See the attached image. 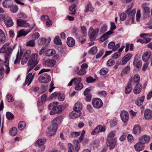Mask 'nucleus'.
<instances>
[{"mask_svg": "<svg viewBox=\"0 0 152 152\" xmlns=\"http://www.w3.org/2000/svg\"><path fill=\"white\" fill-rule=\"evenodd\" d=\"M9 43H6L3 47L0 49V53H5L4 57L5 60H6V65L8 64L9 58L10 57V55L14 49L16 45H14L13 48L9 47Z\"/></svg>", "mask_w": 152, "mask_h": 152, "instance_id": "1", "label": "nucleus"}, {"mask_svg": "<svg viewBox=\"0 0 152 152\" xmlns=\"http://www.w3.org/2000/svg\"><path fill=\"white\" fill-rule=\"evenodd\" d=\"M38 56V55L37 53L32 54L28 62V66H30L31 65H34L36 66L38 63V61L37 59Z\"/></svg>", "mask_w": 152, "mask_h": 152, "instance_id": "2", "label": "nucleus"}, {"mask_svg": "<svg viewBox=\"0 0 152 152\" xmlns=\"http://www.w3.org/2000/svg\"><path fill=\"white\" fill-rule=\"evenodd\" d=\"M51 77L46 73H44L41 75L39 77L38 80L40 83H47L50 81Z\"/></svg>", "mask_w": 152, "mask_h": 152, "instance_id": "3", "label": "nucleus"}, {"mask_svg": "<svg viewBox=\"0 0 152 152\" xmlns=\"http://www.w3.org/2000/svg\"><path fill=\"white\" fill-rule=\"evenodd\" d=\"M99 31V29L98 28H96L95 29H93L92 27L89 28V32L91 40H94L96 39Z\"/></svg>", "mask_w": 152, "mask_h": 152, "instance_id": "4", "label": "nucleus"}, {"mask_svg": "<svg viewBox=\"0 0 152 152\" xmlns=\"http://www.w3.org/2000/svg\"><path fill=\"white\" fill-rule=\"evenodd\" d=\"M92 103L94 107L97 109L101 108L103 105L102 102L98 98L94 99L92 100Z\"/></svg>", "mask_w": 152, "mask_h": 152, "instance_id": "5", "label": "nucleus"}, {"mask_svg": "<svg viewBox=\"0 0 152 152\" xmlns=\"http://www.w3.org/2000/svg\"><path fill=\"white\" fill-rule=\"evenodd\" d=\"M116 143L117 139L116 138L112 139V140L108 139L107 142V145L110 150H113L115 148L116 145Z\"/></svg>", "mask_w": 152, "mask_h": 152, "instance_id": "6", "label": "nucleus"}, {"mask_svg": "<svg viewBox=\"0 0 152 152\" xmlns=\"http://www.w3.org/2000/svg\"><path fill=\"white\" fill-rule=\"evenodd\" d=\"M57 130V127L51 125L47 131V134L48 136H51L54 135Z\"/></svg>", "mask_w": 152, "mask_h": 152, "instance_id": "7", "label": "nucleus"}, {"mask_svg": "<svg viewBox=\"0 0 152 152\" xmlns=\"http://www.w3.org/2000/svg\"><path fill=\"white\" fill-rule=\"evenodd\" d=\"M17 25L18 26L27 28L28 27L29 24L26 20L21 19H18L17 20Z\"/></svg>", "mask_w": 152, "mask_h": 152, "instance_id": "8", "label": "nucleus"}, {"mask_svg": "<svg viewBox=\"0 0 152 152\" xmlns=\"http://www.w3.org/2000/svg\"><path fill=\"white\" fill-rule=\"evenodd\" d=\"M35 74V73H34L32 75V73L31 72L27 75L26 78L24 86L27 85L28 86L31 84L34 78Z\"/></svg>", "mask_w": 152, "mask_h": 152, "instance_id": "9", "label": "nucleus"}, {"mask_svg": "<svg viewBox=\"0 0 152 152\" xmlns=\"http://www.w3.org/2000/svg\"><path fill=\"white\" fill-rule=\"evenodd\" d=\"M144 117L147 121H150L152 119V111L149 109H146L144 111Z\"/></svg>", "mask_w": 152, "mask_h": 152, "instance_id": "10", "label": "nucleus"}, {"mask_svg": "<svg viewBox=\"0 0 152 152\" xmlns=\"http://www.w3.org/2000/svg\"><path fill=\"white\" fill-rule=\"evenodd\" d=\"M105 131V129L102 126L99 125L94 129L92 132L91 134L92 135H95L98 134L100 132H104Z\"/></svg>", "mask_w": 152, "mask_h": 152, "instance_id": "11", "label": "nucleus"}, {"mask_svg": "<svg viewBox=\"0 0 152 152\" xmlns=\"http://www.w3.org/2000/svg\"><path fill=\"white\" fill-rule=\"evenodd\" d=\"M131 7L127 9L126 11V12L129 16V17L132 20L133 23L134 18V17L135 14V10L134 9L131 11Z\"/></svg>", "mask_w": 152, "mask_h": 152, "instance_id": "12", "label": "nucleus"}, {"mask_svg": "<svg viewBox=\"0 0 152 152\" xmlns=\"http://www.w3.org/2000/svg\"><path fill=\"white\" fill-rule=\"evenodd\" d=\"M62 117L61 116H58L55 118L52 121L51 124L53 126H54L58 128V125L60 124L62 120Z\"/></svg>", "mask_w": 152, "mask_h": 152, "instance_id": "13", "label": "nucleus"}, {"mask_svg": "<svg viewBox=\"0 0 152 152\" xmlns=\"http://www.w3.org/2000/svg\"><path fill=\"white\" fill-rule=\"evenodd\" d=\"M56 62V61L54 59H48L45 60L43 64L48 67H52L55 65Z\"/></svg>", "mask_w": 152, "mask_h": 152, "instance_id": "14", "label": "nucleus"}, {"mask_svg": "<svg viewBox=\"0 0 152 152\" xmlns=\"http://www.w3.org/2000/svg\"><path fill=\"white\" fill-rule=\"evenodd\" d=\"M120 116L124 122L125 123L128 121L129 118L128 113L126 111H122L121 113Z\"/></svg>", "mask_w": 152, "mask_h": 152, "instance_id": "15", "label": "nucleus"}, {"mask_svg": "<svg viewBox=\"0 0 152 152\" xmlns=\"http://www.w3.org/2000/svg\"><path fill=\"white\" fill-rule=\"evenodd\" d=\"M132 89V78L129 79V83L127 86L126 87L125 91V93L126 94H129Z\"/></svg>", "mask_w": 152, "mask_h": 152, "instance_id": "16", "label": "nucleus"}, {"mask_svg": "<svg viewBox=\"0 0 152 152\" xmlns=\"http://www.w3.org/2000/svg\"><path fill=\"white\" fill-rule=\"evenodd\" d=\"M140 81V77L138 74L135 75L133 77V79L132 78V85L134 86L140 85L139 83Z\"/></svg>", "mask_w": 152, "mask_h": 152, "instance_id": "17", "label": "nucleus"}, {"mask_svg": "<svg viewBox=\"0 0 152 152\" xmlns=\"http://www.w3.org/2000/svg\"><path fill=\"white\" fill-rule=\"evenodd\" d=\"M115 42H111L109 43L108 47L109 49H112L113 51H115L120 47L119 44H117L115 45Z\"/></svg>", "mask_w": 152, "mask_h": 152, "instance_id": "18", "label": "nucleus"}, {"mask_svg": "<svg viewBox=\"0 0 152 152\" xmlns=\"http://www.w3.org/2000/svg\"><path fill=\"white\" fill-rule=\"evenodd\" d=\"M151 55L150 51H147L145 52L142 56V60L145 62H147L150 58Z\"/></svg>", "mask_w": 152, "mask_h": 152, "instance_id": "19", "label": "nucleus"}, {"mask_svg": "<svg viewBox=\"0 0 152 152\" xmlns=\"http://www.w3.org/2000/svg\"><path fill=\"white\" fill-rule=\"evenodd\" d=\"M150 139V137L148 135H143L139 138V141L144 144L148 142Z\"/></svg>", "mask_w": 152, "mask_h": 152, "instance_id": "20", "label": "nucleus"}, {"mask_svg": "<svg viewBox=\"0 0 152 152\" xmlns=\"http://www.w3.org/2000/svg\"><path fill=\"white\" fill-rule=\"evenodd\" d=\"M133 132L134 134L135 135H139L141 132V128L140 126L138 124L134 126L133 129Z\"/></svg>", "mask_w": 152, "mask_h": 152, "instance_id": "21", "label": "nucleus"}, {"mask_svg": "<svg viewBox=\"0 0 152 152\" xmlns=\"http://www.w3.org/2000/svg\"><path fill=\"white\" fill-rule=\"evenodd\" d=\"M113 33L112 31H109L102 35L100 37V40L103 42L106 40L109 37V35Z\"/></svg>", "mask_w": 152, "mask_h": 152, "instance_id": "22", "label": "nucleus"}, {"mask_svg": "<svg viewBox=\"0 0 152 152\" xmlns=\"http://www.w3.org/2000/svg\"><path fill=\"white\" fill-rule=\"evenodd\" d=\"M4 23L6 26L8 27L12 26L14 24V23L11 18L9 17H7L5 18L4 21Z\"/></svg>", "mask_w": 152, "mask_h": 152, "instance_id": "23", "label": "nucleus"}, {"mask_svg": "<svg viewBox=\"0 0 152 152\" xmlns=\"http://www.w3.org/2000/svg\"><path fill=\"white\" fill-rule=\"evenodd\" d=\"M62 111V108L60 105H58L56 106L55 107L54 109L53 110H51L50 113V115H53L56 113H60Z\"/></svg>", "mask_w": 152, "mask_h": 152, "instance_id": "24", "label": "nucleus"}, {"mask_svg": "<svg viewBox=\"0 0 152 152\" xmlns=\"http://www.w3.org/2000/svg\"><path fill=\"white\" fill-rule=\"evenodd\" d=\"M134 147L136 151H140L144 149V145L143 144L139 141V142L137 143L134 145Z\"/></svg>", "mask_w": 152, "mask_h": 152, "instance_id": "25", "label": "nucleus"}, {"mask_svg": "<svg viewBox=\"0 0 152 152\" xmlns=\"http://www.w3.org/2000/svg\"><path fill=\"white\" fill-rule=\"evenodd\" d=\"M6 36L4 32L0 29V45L6 41Z\"/></svg>", "mask_w": 152, "mask_h": 152, "instance_id": "26", "label": "nucleus"}, {"mask_svg": "<svg viewBox=\"0 0 152 152\" xmlns=\"http://www.w3.org/2000/svg\"><path fill=\"white\" fill-rule=\"evenodd\" d=\"M12 4V1L5 0L2 3L3 7L5 8H9L11 7Z\"/></svg>", "mask_w": 152, "mask_h": 152, "instance_id": "27", "label": "nucleus"}, {"mask_svg": "<svg viewBox=\"0 0 152 152\" xmlns=\"http://www.w3.org/2000/svg\"><path fill=\"white\" fill-rule=\"evenodd\" d=\"M46 141V139L45 138H40L38 139L36 142L35 145L36 146H39L42 145Z\"/></svg>", "mask_w": 152, "mask_h": 152, "instance_id": "28", "label": "nucleus"}, {"mask_svg": "<svg viewBox=\"0 0 152 152\" xmlns=\"http://www.w3.org/2000/svg\"><path fill=\"white\" fill-rule=\"evenodd\" d=\"M66 43L69 47H72L75 45V40L72 38L69 37L67 38Z\"/></svg>", "mask_w": 152, "mask_h": 152, "instance_id": "29", "label": "nucleus"}, {"mask_svg": "<svg viewBox=\"0 0 152 152\" xmlns=\"http://www.w3.org/2000/svg\"><path fill=\"white\" fill-rule=\"evenodd\" d=\"M82 104L80 102H77L74 105L73 107V110L80 112V110H82Z\"/></svg>", "mask_w": 152, "mask_h": 152, "instance_id": "30", "label": "nucleus"}, {"mask_svg": "<svg viewBox=\"0 0 152 152\" xmlns=\"http://www.w3.org/2000/svg\"><path fill=\"white\" fill-rule=\"evenodd\" d=\"M81 112L76 110H74L72 112L70 115L72 118H77L81 115Z\"/></svg>", "mask_w": 152, "mask_h": 152, "instance_id": "31", "label": "nucleus"}, {"mask_svg": "<svg viewBox=\"0 0 152 152\" xmlns=\"http://www.w3.org/2000/svg\"><path fill=\"white\" fill-rule=\"evenodd\" d=\"M146 36H149V35L148 34L143 33L140 34V36L141 37H143L144 39V40L145 43H148L150 42L151 39L146 37Z\"/></svg>", "mask_w": 152, "mask_h": 152, "instance_id": "32", "label": "nucleus"}, {"mask_svg": "<svg viewBox=\"0 0 152 152\" xmlns=\"http://www.w3.org/2000/svg\"><path fill=\"white\" fill-rule=\"evenodd\" d=\"M30 31L31 30L25 31L24 29H21L18 32L17 37H20L23 36H24Z\"/></svg>", "mask_w": 152, "mask_h": 152, "instance_id": "33", "label": "nucleus"}, {"mask_svg": "<svg viewBox=\"0 0 152 152\" xmlns=\"http://www.w3.org/2000/svg\"><path fill=\"white\" fill-rule=\"evenodd\" d=\"M130 66H127L125 67L122 70L121 73V76H124L127 75L129 72Z\"/></svg>", "mask_w": 152, "mask_h": 152, "instance_id": "34", "label": "nucleus"}, {"mask_svg": "<svg viewBox=\"0 0 152 152\" xmlns=\"http://www.w3.org/2000/svg\"><path fill=\"white\" fill-rule=\"evenodd\" d=\"M145 97L144 96H142V97L136 100L135 103L138 106L141 105L144 100Z\"/></svg>", "mask_w": 152, "mask_h": 152, "instance_id": "35", "label": "nucleus"}, {"mask_svg": "<svg viewBox=\"0 0 152 152\" xmlns=\"http://www.w3.org/2000/svg\"><path fill=\"white\" fill-rule=\"evenodd\" d=\"M135 86L133 90L134 93L135 94H139L141 91L142 87L141 85H135Z\"/></svg>", "mask_w": 152, "mask_h": 152, "instance_id": "36", "label": "nucleus"}, {"mask_svg": "<svg viewBox=\"0 0 152 152\" xmlns=\"http://www.w3.org/2000/svg\"><path fill=\"white\" fill-rule=\"evenodd\" d=\"M58 102L51 103L48 106V110H53L54 109L56 106L58 105Z\"/></svg>", "mask_w": 152, "mask_h": 152, "instance_id": "37", "label": "nucleus"}, {"mask_svg": "<svg viewBox=\"0 0 152 152\" xmlns=\"http://www.w3.org/2000/svg\"><path fill=\"white\" fill-rule=\"evenodd\" d=\"M133 65L137 68H141L142 66V62L141 61H139L137 62V59H134L133 62Z\"/></svg>", "mask_w": 152, "mask_h": 152, "instance_id": "38", "label": "nucleus"}, {"mask_svg": "<svg viewBox=\"0 0 152 152\" xmlns=\"http://www.w3.org/2000/svg\"><path fill=\"white\" fill-rule=\"evenodd\" d=\"M26 126V124L24 121L20 122L18 124V129L20 130H22L25 128Z\"/></svg>", "mask_w": 152, "mask_h": 152, "instance_id": "39", "label": "nucleus"}, {"mask_svg": "<svg viewBox=\"0 0 152 152\" xmlns=\"http://www.w3.org/2000/svg\"><path fill=\"white\" fill-rule=\"evenodd\" d=\"M17 130L16 128L13 127L9 131L10 134L12 136H15L17 134Z\"/></svg>", "mask_w": 152, "mask_h": 152, "instance_id": "40", "label": "nucleus"}, {"mask_svg": "<svg viewBox=\"0 0 152 152\" xmlns=\"http://www.w3.org/2000/svg\"><path fill=\"white\" fill-rule=\"evenodd\" d=\"M73 144L75 151L78 152L80 150L79 144L78 141L76 140H74Z\"/></svg>", "mask_w": 152, "mask_h": 152, "instance_id": "41", "label": "nucleus"}, {"mask_svg": "<svg viewBox=\"0 0 152 152\" xmlns=\"http://www.w3.org/2000/svg\"><path fill=\"white\" fill-rule=\"evenodd\" d=\"M76 10V5L74 4L71 6L69 7V10L71 12L70 13V14L74 15L75 14V11Z\"/></svg>", "mask_w": 152, "mask_h": 152, "instance_id": "42", "label": "nucleus"}, {"mask_svg": "<svg viewBox=\"0 0 152 152\" xmlns=\"http://www.w3.org/2000/svg\"><path fill=\"white\" fill-rule=\"evenodd\" d=\"M146 4V3L142 4V7L143 9L144 14H148L149 13V8L148 7L145 6Z\"/></svg>", "mask_w": 152, "mask_h": 152, "instance_id": "43", "label": "nucleus"}, {"mask_svg": "<svg viewBox=\"0 0 152 152\" xmlns=\"http://www.w3.org/2000/svg\"><path fill=\"white\" fill-rule=\"evenodd\" d=\"M6 116L7 118L9 120H12L14 118V115L10 112H7L6 113Z\"/></svg>", "mask_w": 152, "mask_h": 152, "instance_id": "44", "label": "nucleus"}, {"mask_svg": "<svg viewBox=\"0 0 152 152\" xmlns=\"http://www.w3.org/2000/svg\"><path fill=\"white\" fill-rule=\"evenodd\" d=\"M35 39H32L29 40L27 42L26 46L30 47H34L35 46Z\"/></svg>", "mask_w": 152, "mask_h": 152, "instance_id": "45", "label": "nucleus"}, {"mask_svg": "<svg viewBox=\"0 0 152 152\" xmlns=\"http://www.w3.org/2000/svg\"><path fill=\"white\" fill-rule=\"evenodd\" d=\"M56 52L53 50H49L47 51L46 53V56L50 57L55 54Z\"/></svg>", "mask_w": 152, "mask_h": 152, "instance_id": "46", "label": "nucleus"}, {"mask_svg": "<svg viewBox=\"0 0 152 152\" xmlns=\"http://www.w3.org/2000/svg\"><path fill=\"white\" fill-rule=\"evenodd\" d=\"M74 83L75 85L79 83H80L81 81V78L80 77H76L73 79Z\"/></svg>", "mask_w": 152, "mask_h": 152, "instance_id": "47", "label": "nucleus"}, {"mask_svg": "<svg viewBox=\"0 0 152 152\" xmlns=\"http://www.w3.org/2000/svg\"><path fill=\"white\" fill-rule=\"evenodd\" d=\"M93 10V8L91 7V4L90 3H88L86 7L85 12H87L88 11L92 12Z\"/></svg>", "mask_w": 152, "mask_h": 152, "instance_id": "48", "label": "nucleus"}, {"mask_svg": "<svg viewBox=\"0 0 152 152\" xmlns=\"http://www.w3.org/2000/svg\"><path fill=\"white\" fill-rule=\"evenodd\" d=\"M116 132L115 131H112L110 133L108 136L107 140L108 139L110 140H112L113 137L115 135Z\"/></svg>", "mask_w": 152, "mask_h": 152, "instance_id": "49", "label": "nucleus"}, {"mask_svg": "<svg viewBox=\"0 0 152 152\" xmlns=\"http://www.w3.org/2000/svg\"><path fill=\"white\" fill-rule=\"evenodd\" d=\"M54 42L55 44L58 45H60L61 44V42L58 36H56L55 37Z\"/></svg>", "mask_w": 152, "mask_h": 152, "instance_id": "50", "label": "nucleus"}, {"mask_svg": "<svg viewBox=\"0 0 152 152\" xmlns=\"http://www.w3.org/2000/svg\"><path fill=\"white\" fill-rule=\"evenodd\" d=\"M99 142L98 140H96L94 141L92 144V146L94 149L97 148L99 146Z\"/></svg>", "mask_w": 152, "mask_h": 152, "instance_id": "51", "label": "nucleus"}, {"mask_svg": "<svg viewBox=\"0 0 152 152\" xmlns=\"http://www.w3.org/2000/svg\"><path fill=\"white\" fill-rule=\"evenodd\" d=\"M97 51V48L96 47H93L90 50L89 53L93 55L95 54Z\"/></svg>", "mask_w": 152, "mask_h": 152, "instance_id": "52", "label": "nucleus"}, {"mask_svg": "<svg viewBox=\"0 0 152 152\" xmlns=\"http://www.w3.org/2000/svg\"><path fill=\"white\" fill-rule=\"evenodd\" d=\"M109 70L106 68H103L100 71V73L102 75H104L106 74L108 72Z\"/></svg>", "mask_w": 152, "mask_h": 152, "instance_id": "53", "label": "nucleus"}, {"mask_svg": "<svg viewBox=\"0 0 152 152\" xmlns=\"http://www.w3.org/2000/svg\"><path fill=\"white\" fill-rule=\"evenodd\" d=\"M83 87V84L82 83H79L76 85L75 87V89L76 91H79L81 90Z\"/></svg>", "mask_w": 152, "mask_h": 152, "instance_id": "54", "label": "nucleus"}, {"mask_svg": "<svg viewBox=\"0 0 152 152\" xmlns=\"http://www.w3.org/2000/svg\"><path fill=\"white\" fill-rule=\"evenodd\" d=\"M11 7L10 10L13 13L16 12L18 10V7L16 5L13 6Z\"/></svg>", "mask_w": 152, "mask_h": 152, "instance_id": "55", "label": "nucleus"}, {"mask_svg": "<svg viewBox=\"0 0 152 152\" xmlns=\"http://www.w3.org/2000/svg\"><path fill=\"white\" fill-rule=\"evenodd\" d=\"M80 133V132H73L71 133L70 135L71 137H75L79 136Z\"/></svg>", "mask_w": 152, "mask_h": 152, "instance_id": "56", "label": "nucleus"}, {"mask_svg": "<svg viewBox=\"0 0 152 152\" xmlns=\"http://www.w3.org/2000/svg\"><path fill=\"white\" fill-rule=\"evenodd\" d=\"M86 72L85 69H81L78 71L77 73L80 75H83Z\"/></svg>", "mask_w": 152, "mask_h": 152, "instance_id": "57", "label": "nucleus"}, {"mask_svg": "<svg viewBox=\"0 0 152 152\" xmlns=\"http://www.w3.org/2000/svg\"><path fill=\"white\" fill-rule=\"evenodd\" d=\"M96 79L93 78L91 77H89L86 78V81L88 83H91L95 81Z\"/></svg>", "mask_w": 152, "mask_h": 152, "instance_id": "58", "label": "nucleus"}, {"mask_svg": "<svg viewBox=\"0 0 152 152\" xmlns=\"http://www.w3.org/2000/svg\"><path fill=\"white\" fill-rule=\"evenodd\" d=\"M107 26L106 25H103L100 31V32L102 34L107 30Z\"/></svg>", "mask_w": 152, "mask_h": 152, "instance_id": "59", "label": "nucleus"}, {"mask_svg": "<svg viewBox=\"0 0 152 152\" xmlns=\"http://www.w3.org/2000/svg\"><path fill=\"white\" fill-rule=\"evenodd\" d=\"M4 68L3 67H1L0 69V80L3 79L4 77Z\"/></svg>", "mask_w": 152, "mask_h": 152, "instance_id": "60", "label": "nucleus"}, {"mask_svg": "<svg viewBox=\"0 0 152 152\" xmlns=\"http://www.w3.org/2000/svg\"><path fill=\"white\" fill-rule=\"evenodd\" d=\"M132 56V54H131L128 53L123 58L128 61L130 60Z\"/></svg>", "mask_w": 152, "mask_h": 152, "instance_id": "61", "label": "nucleus"}, {"mask_svg": "<svg viewBox=\"0 0 152 152\" xmlns=\"http://www.w3.org/2000/svg\"><path fill=\"white\" fill-rule=\"evenodd\" d=\"M121 53L120 52H117L113 54L112 58L113 59H116L118 58L121 55Z\"/></svg>", "mask_w": 152, "mask_h": 152, "instance_id": "62", "label": "nucleus"}, {"mask_svg": "<svg viewBox=\"0 0 152 152\" xmlns=\"http://www.w3.org/2000/svg\"><path fill=\"white\" fill-rule=\"evenodd\" d=\"M28 58L27 57L23 56L21 59V64H24L26 63Z\"/></svg>", "mask_w": 152, "mask_h": 152, "instance_id": "63", "label": "nucleus"}, {"mask_svg": "<svg viewBox=\"0 0 152 152\" xmlns=\"http://www.w3.org/2000/svg\"><path fill=\"white\" fill-rule=\"evenodd\" d=\"M69 150L68 152H75L74 149L73 148V146L71 143L68 144Z\"/></svg>", "mask_w": 152, "mask_h": 152, "instance_id": "64", "label": "nucleus"}]
</instances>
